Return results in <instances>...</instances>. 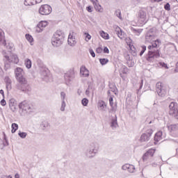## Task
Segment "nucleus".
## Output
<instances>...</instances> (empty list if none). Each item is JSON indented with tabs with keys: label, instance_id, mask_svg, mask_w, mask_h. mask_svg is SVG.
<instances>
[{
	"label": "nucleus",
	"instance_id": "obj_1",
	"mask_svg": "<svg viewBox=\"0 0 178 178\" xmlns=\"http://www.w3.org/2000/svg\"><path fill=\"white\" fill-rule=\"evenodd\" d=\"M3 47H6V49H8V51L3 50L1 53L3 56L4 69L8 70V69H10V63H19V57L17 55L12 54V51L15 49V44L13 43H6Z\"/></svg>",
	"mask_w": 178,
	"mask_h": 178
},
{
	"label": "nucleus",
	"instance_id": "obj_2",
	"mask_svg": "<svg viewBox=\"0 0 178 178\" xmlns=\"http://www.w3.org/2000/svg\"><path fill=\"white\" fill-rule=\"evenodd\" d=\"M151 43L152 45L147 47L149 51L146 56V60L147 62L154 63V62H156V60L161 56L159 49H158V47H159L161 44V40L157 39L153 40Z\"/></svg>",
	"mask_w": 178,
	"mask_h": 178
},
{
	"label": "nucleus",
	"instance_id": "obj_3",
	"mask_svg": "<svg viewBox=\"0 0 178 178\" xmlns=\"http://www.w3.org/2000/svg\"><path fill=\"white\" fill-rule=\"evenodd\" d=\"M99 151V145L97 143H91L89 149L85 153L86 158H94Z\"/></svg>",
	"mask_w": 178,
	"mask_h": 178
},
{
	"label": "nucleus",
	"instance_id": "obj_4",
	"mask_svg": "<svg viewBox=\"0 0 178 178\" xmlns=\"http://www.w3.org/2000/svg\"><path fill=\"white\" fill-rule=\"evenodd\" d=\"M156 151V149H149L143 156L142 161L145 165H149L152 162V158Z\"/></svg>",
	"mask_w": 178,
	"mask_h": 178
},
{
	"label": "nucleus",
	"instance_id": "obj_5",
	"mask_svg": "<svg viewBox=\"0 0 178 178\" xmlns=\"http://www.w3.org/2000/svg\"><path fill=\"white\" fill-rule=\"evenodd\" d=\"M156 92L159 97H165L168 92V88L162 82H158L156 84Z\"/></svg>",
	"mask_w": 178,
	"mask_h": 178
},
{
	"label": "nucleus",
	"instance_id": "obj_6",
	"mask_svg": "<svg viewBox=\"0 0 178 178\" xmlns=\"http://www.w3.org/2000/svg\"><path fill=\"white\" fill-rule=\"evenodd\" d=\"M15 76L17 81L24 82L26 78L24 77V70L20 67H17L15 69Z\"/></svg>",
	"mask_w": 178,
	"mask_h": 178
},
{
	"label": "nucleus",
	"instance_id": "obj_7",
	"mask_svg": "<svg viewBox=\"0 0 178 178\" xmlns=\"http://www.w3.org/2000/svg\"><path fill=\"white\" fill-rule=\"evenodd\" d=\"M170 115L178 119V104L176 102H171L169 105Z\"/></svg>",
	"mask_w": 178,
	"mask_h": 178
},
{
	"label": "nucleus",
	"instance_id": "obj_8",
	"mask_svg": "<svg viewBox=\"0 0 178 178\" xmlns=\"http://www.w3.org/2000/svg\"><path fill=\"white\" fill-rule=\"evenodd\" d=\"M19 109H22L25 113H30L33 112V106L27 102H22L19 104Z\"/></svg>",
	"mask_w": 178,
	"mask_h": 178
},
{
	"label": "nucleus",
	"instance_id": "obj_9",
	"mask_svg": "<svg viewBox=\"0 0 178 178\" xmlns=\"http://www.w3.org/2000/svg\"><path fill=\"white\" fill-rule=\"evenodd\" d=\"M48 26V22L47 21H40L37 26L35 27V33L40 34L44 31L45 27Z\"/></svg>",
	"mask_w": 178,
	"mask_h": 178
},
{
	"label": "nucleus",
	"instance_id": "obj_10",
	"mask_svg": "<svg viewBox=\"0 0 178 178\" xmlns=\"http://www.w3.org/2000/svg\"><path fill=\"white\" fill-rule=\"evenodd\" d=\"M74 79V72L73 71H68L64 74V79L65 84L67 86H69L72 81H73V79Z\"/></svg>",
	"mask_w": 178,
	"mask_h": 178
},
{
	"label": "nucleus",
	"instance_id": "obj_11",
	"mask_svg": "<svg viewBox=\"0 0 178 178\" xmlns=\"http://www.w3.org/2000/svg\"><path fill=\"white\" fill-rule=\"evenodd\" d=\"M67 43L70 47H76V44H77V39H76V35L74 34V32H70L67 39Z\"/></svg>",
	"mask_w": 178,
	"mask_h": 178
},
{
	"label": "nucleus",
	"instance_id": "obj_12",
	"mask_svg": "<svg viewBox=\"0 0 178 178\" xmlns=\"http://www.w3.org/2000/svg\"><path fill=\"white\" fill-rule=\"evenodd\" d=\"M138 23L140 24H145L148 22V17H147V13L143 10H140L138 13Z\"/></svg>",
	"mask_w": 178,
	"mask_h": 178
},
{
	"label": "nucleus",
	"instance_id": "obj_13",
	"mask_svg": "<svg viewBox=\"0 0 178 178\" xmlns=\"http://www.w3.org/2000/svg\"><path fill=\"white\" fill-rule=\"evenodd\" d=\"M18 83L15 85L16 90H19L20 91L26 92L27 91V87L29 85L27 84V80L24 79L23 82L20 81H17Z\"/></svg>",
	"mask_w": 178,
	"mask_h": 178
},
{
	"label": "nucleus",
	"instance_id": "obj_14",
	"mask_svg": "<svg viewBox=\"0 0 178 178\" xmlns=\"http://www.w3.org/2000/svg\"><path fill=\"white\" fill-rule=\"evenodd\" d=\"M52 12V8L48 4H44L40 6L39 9V13L40 15H49Z\"/></svg>",
	"mask_w": 178,
	"mask_h": 178
},
{
	"label": "nucleus",
	"instance_id": "obj_15",
	"mask_svg": "<svg viewBox=\"0 0 178 178\" xmlns=\"http://www.w3.org/2000/svg\"><path fill=\"white\" fill-rule=\"evenodd\" d=\"M152 133H154L152 129H147L145 134H143L141 135L140 141L142 143H144L145 141H148L149 140V138H151V136H152Z\"/></svg>",
	"mask_w": 178,
	"mask_h": 178
},
{
	"label": "nucleus",
	"instance_id": "obj_16",
	"mask_svg": "<svg viewBox=\"0 0 178 178\" xmlns=\"http://www.w3.org/2000/svg\"><path fill=\"white\" fill-rule=\"evenodd\" d=\"M122 170H127L129 173H134L136 172V167L129 163H126L122 166Z\"/></svg>",
	"mask_w": 178,
	"mask_h": 178
},
{
	"label": "nucleus",
	"instance_id": "obj_17",
	"mask_svg": "<svg viewBox=\"0 0 178 178\" xmlns=\"http://www.w3.org/2000/svg\"><path fill=\"white\" fill-rule=\"evenodd\" d=\"M155 40V33L152 32V30H149L145 36L146 42H152Z\"/></svg>",
	"mask_w": 178,
	"mask_h": 178
},
{
	"label": "nucleus",
	"instance_id": "obj_18",
	"mask_svg": "<svg viewBox=\"0 0 178 178\" xmlns=\"http://www.w3.org/2000/svg\"><path fill=\"white\" fill-rule=\"evenodd\" d=\"M51 44L53 47L58 48V47H60L62 44H63V40L61 39H58L57 38H54V36L51 38Z\"/></svg>",
	"mask_w": 178,
	"mask_h": 178
},
{
	"label": "nucleus",
	"instance_id": "obj_19",
	"mask_svg": "<svg viewBox=\"0 0 178 178\" xmlns=\"http://www.w3.org/2000/svg\"><path fill=\"white\" fill-rule=\"evenodd\" d=\"M9 106L12 112H15V111L17 109V102L16 101V99H10L9 100Z\"/></svg>",
	"mask_w": 178,
	"mask_h": 178
},
{
	"label": "nucleus",
	"instance_id": "obj_20",
	"mask_svg": "<svg viewBox=\"0 0 178 178\" xmlns=\"http://www.w3.org/2000/svg\"><path fill=\"white\" fill-rule=\"evenodd\" d=\"M166 137V134L159 131V132H157L155 136H154V140L156 141L159 142L161 141V140H163V138H165Z\"/></svg>",
	"mask_w": 178,
	"mask_h": 178
},
{
	"label": "nucleus",
	"instance_id": "obj_21",
	"mask_svg": "<svg viewBox=\"0 0 178 178\" xmlns=\"http://www.w3.org/2000/svg\"><path fill=\"white\" fill-rule=\"evenodd\" d=\"M113 29H115L116 34L118 35V36L119 37V38H120L121 40H123L124 38V32H123L122 31V29H120V27H119L117 25H115L113 26Z\"/></svg>",
	"mask_w": 178,
	"mask_h": 178
},
{
	"label": "nucleus",
	"instance_id": "obj_22",
	"mask_svg": "<svg viewBox=\"0 0 178 178\" xmlns=\"http://www.w3.org/2000/svg\"><path fill=\"white\" fill-rule=\"evenodd\" d=\"M119 72L120 77H122L123 80H125L126 78L124 77V76H123V74H127V73H129V68H127V67H126L125 65H122L120 68Z\"/></svg>",
	"mask_w": 178,
	"mask_h": 178
},
{
	"label": "nucleus",
	"instance_id": "obj_23",
	"mask_svg": "<svg viewBox=\"0 0 178 178\" xmlns=\"http://www.w3.org/2000/svg\"><path fill=\"white\" fill-rule=\"evenodd\" d=\"M53 37L55 38H58L59 40H61L63 41H65V33L60 30H58L55 32Z\"/></svg>",
	"mask_w": 178,
	"mask_h": 178
},
{
	"label": "nucleus",
	"instance_id": "obj_24",
	"mask_svg": "<svg viewBox=\"0 0 178 178\" xmlns=\"http://www.w3.org/2000/svg\"><path fill=\"white\" fill-rule=\"evenodd\" d=\"M97 109L98 111H100V112H105V111H106V104H105V102L99 100L97 103Z\"/></svg>",
	"mask_w": 178,
	"mask_h": 178
},
{
	"label": "nucleus",
	"instance_id": "obj_25",
	"mask_svg": "<svg viewBox=\"0 0 178 178\" xmlns=\"http://www.w3.org/2000/svg\"><path fill=\"white\" fill-rule=\"evenodd\" d=\"M4 81L7 91H10V90H12V79L9 76H5Z\"/></svg>",
	"mask_w": 178,
	"mask_h": 178
},
{
	"label": "nucleus",
	"instance_id": "obj_26",
	"mask_svg": "<svg viewBox=\"0 0 178 178\" xmlns=\"http://www.w3.org/2000/svg\"><path fill=\"white\" fill-rule=\"evenodd\" d=\"M80 73L82 77H88L90 76V71L86 67V66H81L80 68Z\"/></svg>",
	"mask_w": 178,
	"mask_h": 178
},
{
	"label": "nucleus",
	"instance_id": "obj_27",
	"mask_svg": "<svg viewBox=\"0 0 178 178\" xmlns=\"http://www.w3.org/2000/svg\"><path fill=\"white\" fill-rule=\"evenodd\" d=\"M0 45H6V40H5V33L3 31L0 29Z\"/></svg>",
	"mask_w": 178,
	"mask_h": 178
},
{
	"label": "nucleus",
	"instance_id": "obj_28",
	"mask_svg": "<svg viewBox=\"0 0 178 178\" xmlns=\"http://www.w3.org/2000/svg\"><path fill=\"white\" fill-rule=\"evenodd\" d=\"M167 127L171 133H175V131H177L178 130V124H170L168 125Z\"/></svg>",
	"mask_w": 178,
	"mask_h": 178
},
{
	"label": "nucleus",
	"instance_id": "obj_29",
	"mask_svg": "<svg viewBox=\"0 0 178 178\" xmlns=\"http://www.w3.org/2000/svg\"><path fill=\"white\" fill-rule=\"evenodd\" d=\"M119 125L118 124V118L115 117L111 120V127L113 129V130H115Z\"/></svg>",
	"mask_w": 178,
	"mask_h": 178
},
{
	"label": "nucleus",
	"instance_id": "obj_30",
	"mask_svg": "<svg viewBox=\"0 0 178 178\" xmlns=\"http://www.w3.org/2000/svg\"><path fill=\"white\" fill-rule=\"evenodd\" d=\"M24 5H25V6H33V5H35V0H25L24 1Z\"/></svg>",
	"mask_w": 178,
	"mask_h": 178
},
{
	"label": "nucleus",
	"instance_id": "obj_31",
	"mask_svg": "<svg viewBox=\"0 0 178 178\" xmlns=\"http://www.w3.org/2000/svg\"><path fill=\"white\" fill-rule=\"evenodd\" d=\"M24 65L26 69H31V65H32L31 60L30 58H26L24 60Z\"/></svg>",
	"mask_w": 178,
	"mask_h": 178
},
{
	"label": "nucleus",
	"instance_id": "obj_32",
	"mask_svg": "<svg viewBox=\"0 0 178 178\" xmlns=\"http://www.w3.org/2000/svg\"><path fill=\"white\" fill-rule=\"evenodd\" d=\"M94 8L95 10H97V12H99L100 13H102V12H104V8L99 4V3H97V4H95Z\"/></svg>",
	"mask_w": 178,
	"mask_h": 178
},
{
	"label": "nucleus",
	"instance_id": "obj_33",
	"mask_svg": "<svg viewBox=\"0 0 178 178\" xmlns=\"http://www.w3.org/2000/svg\"><path fill=\"white\" fill-rule=\"evenodd\" d=\"M26 39L27 41L31 44V45H33V42H34V38H33V36L27 33L25 35Z\"/></svg>",
	"mask_w": 178,
	"mask_h": 178
},
{
	"label": "nucleus",
	"instance_id": "obj_34",
	"mask_svg": "<svg viewBox=\"0 0 178 178\" xmlns=\"http://www.w3.org/2000/svg\"><path fill=\"white\" fill-rule=\"evenodd\" d=\"M100 36L104 40H109V34L105 33L104 31L99 32Z\"/></svg>",
	"mask_w": 178,
	"mask_h": 178
},
{
	"label": "nucleus",
	"instance_id": "obj_35",
	"mask_svg": "<svg viewBox=\"0 0 178 178\" xmlns=\"http://www.w3.org/2000/svg\"><path fill=\"white\" fill-rule=\"evenodd\" d=\"M12 127V133H16V131L17 130V129H19V125L16 123H13L11 125Z\"/></svg>",
	"mask_w": 178,
	"mask_h": 178
},
{
	"label": "nucleus",
	"instance_id": "obj_36",
	"mask_svg": "<svg viewBox=\"0 0 178 178\" xmlns=\"http://www.w3.org/2000/svg\"><path fill=\"white\" fill-rule=\"evenodd\" d=\"M115 15L117 16V17H118V19H120V20H123V18L122 17V12L120 10H115Z\"/></svg>",
	"mask_w": 178,
	"mask_h": 178
},
{
	"label": "nucleus",
	"instance_id": "obj_37",
	"mask_svg": "<svg viewBox=\"0 0 178 178\" xmlns=\"http://www.w3.org/2000/svg\"><path fill=\"white\" fill-rule=\"evenodd\" d=\"M154 120H155V118L153 116H149L147 119H146V122L147 123H149V124H151V123L154 122Z\"/></svg>",
	"mask_w": 178,
	"mask_h": 178
},
{
	"label": "nucleus",
	"instance_id": "obj_38",
	"mask_svg": "<svg viewBox=\"0 0 178 178\" xmlns=\"http://www.w3.org/2000/svg\"><path fill=\"white\" fill-rule=\"evenodd\" d=\"M99 62L101 65H106V63L109 62V60H108V58H100Z\"/></svg>",
	"mask_w": 178,
	"mask_h": 178
},
{
	"label": "nucleus",
	"instance_id": "obj_39",
	"mask_svg": "<svg viewBox=\"0 0 178 178\" xmlns=\"http://www.w3.org/2000/svg\"><path fill=\"white\" fill-rule=\"evenodd\" d=\"M42 74L43 76V79L45 81H49V80L48 79V78L49 77V75L47 74V72H43Z\"/></svg>",
	"mask_w": 178,
	"mask_h": 178
},
{
	"label": "nucleus",
	"instance_id": "obj_40",
	"mask_svg": "<svg viewBox=\"0 0 178 178\" xmlns=\"http://www.w3.org/2000/svg\"><path fill=\"white\" fill-rule=\"evenodd\" d=\"M81 104L83 106H87V105H88V99L87 98H83L81 100Z\"/></svg>",
	"mask_w": 178,
	"mask_h": 178
},
{
	"label": "nucleus",
	"instance_id": "obj_41",
	"mask_svg": "<svg viewBox=\"0 0 178 178\" xmlns=\"http://www.w3.org/2000/svg\"><path fill=\"white\" fill-rule=\"evenodd\" d=\"M66 108V102L65 101L61 102V112H65V108Z\"/></svg>",
	"mask_w": 178,
	"mask_h": 178
},
{
	"label": "nucleus",
	"instance_id": "obj_42",
	"mask_svg": "<svg viewBox=\"0 0 178 178\" xmlns=\"http://www.w3.org/2000/svg\"><path fill=\"white\" fill-rule=\"evenodd\" d=\"M18 136H19V137L21 138H26V137H27V133L26 132H19L18 133Z\"/></svg>",
	"mask_w": 178,
	"mask_h": 178
},
{
	"label": "nucleus",
	"instance_id": "obj_43",
	"mask_svg": "<svg viewBox=\"0 0 178 178\" xmlns=\"http://www.w3.org/2000/svg\"><path fill=\"white\" fill-rule=\"evenodd\" d=\"M141 48H142V50L140 51V56H143V55H144V52H145V51H147V47L143 45L141 47Z\"/></svg>",
	"mask_w": 178,
	"mask_h": 178
},
{
	"label": "nucleus",
	"instance_id": "obj_44",
	"mask_svg": "<svg viewBox=\"0 0 178 178\" xmlns=\"http://www.w3.org/2000/svg\"><path fill=\"white\" fill-rule=\"evenodd\" d=\"M159 66H161V67H165V69H169L168 65L163 62L159 63Z\"/></svg>",
	"mask_w": 178,
	"mask_h": 178
},
{
	"label": "nucleus",
	"instance_id": "obj_45",
	"mask_svg": "<svg viewBox=\"0 0 178 178\" xmlns=\"http://www.w3.org/2000/svg\"><path fill=\"white\" fill-rule=\"evenodd\" d=\"M60 98L62 102L65 101V99L66 98V93H65V92H60Z\"/></svg>",
	"mask_w": 178,
	"mask_h": 178
},
{
	"label": "nucleus",
	"instance_id": "obj_46",
	"mask_svg": "<svg viewBox=\"0 0 178 178\" xmlns=\"http://www.w3.org/2000/svg\"><path fill=\"white\" fill-rule=\"evenodd\" d=\"M85 35H86L85 36L86 41L88 42V41H90L91 40V35H89L88 33H86Z\"/></svg>",
	"mask_w": 178,
	"mask_h": 178
},
{
	"label": "nucleus",
	"instance_id": "obj_47",
	"mask_svg": "<svg viewBox=\"0 0 178 178\" xmlns=\"http://www.w3.org/2000/svg\"><path fill=\"white\" fill-rule=\"evenodd\" d=\"M134 33L136 35H140L143 33V29H134Z\"/></svg>",
	"mask_w": 178,
	"mask_h": 178
},
{
	"label": "nucleus",
	"instance_id": "obj_48",
	"mask_svg": "<svg viewBox=\"0 0 178 178\" xmlns=\"http://www.w3.org/2000/svg\"><path fill=\"white\" fill-rule=\"evenodd\" d=\"M89 52L92 58H95V52H94V50H92V49H90Z\"/></svg>",
	"mask_w": 178,
	"mask_h": 178
},
{
	"label": "nucleus",
	"instance_id": "obj_49",
	"mask_svg": "<svg viewBox=\"0 0 178 178\" xmlns=\"http://www.w3.org/2000/svg\"><path fill=\"white\" fill-rule=\"evenodd\" d=\"M164 8L165 9V10H170V4H169V3H167L164 6Z\"/></svg>",
	"mask_w": 178,
	"mask_h": 178
},
{
	"label": "nucleus",
	"instance_id": "obj_50",
	"mask_svg": "<svg viewBox=\"0 0 178 178\" xmlns=\"http://www.w3.org/2000/svg\"><path fill=\"white\" fill-rule=\"evenodd\" d=\"M0 104L2 106H5L6 105V101L3 99L1 100Z\"/></svg>",
	"mask_w": 178,
	"mask_h": 178
},
{
	"label": "nucleus",
	"instance_id": "obj_51",
	"mask_svg": "<svg viewBox=\"0 0 178 178\" xmlns=\"http://www.w3.org/2000/svg\"><path fill=\"white\" fill-rule=\"evenodd\" d=\"M86 10H88V12H89V13H91V12H92V7L90 6L86 7Z\"/></svg>",
	"mask_w": 178,
	"mask_h": 178
},
{
	"label": "nucleus",
	"instance_id": "obj_52",
	"mask_svg": "<svg viewBox=\"0 0 178 178\" xmlns=\"http://www.w3.org/2000/svg\"><path fill=\"white\" fill-rule=\"evenodd\" d=\"M90 2H92L93 6H94L95 5H97V3H99V1H98V0H90Z\"/></svg>",
	"mask_w": 178,
	"mask_h": 178
},
{
	"label": "nucleus",
	"instance_id": "obj_53",
	"mask_svg": "<svg viewBox=\"0 0 178 178\" xmlns=\"http://www.w3.org/2000/svg\"><path fill=\"white\" fill-rule=\"evenodd\" d=\"M41 127H48V123H47L46 122H42L41 124Z\"/></svg>",
	"mask_w": 178,
	"mask_h": 178
},
{
	"label": "nucleus",
	"instance_id": "obj_54",
	"mask_svg": "<svg viewBox=\"0 0 178 178\" xmlns=\"http://www.w3.org/2000/svg\"><path fill=\"white\" fill-rule=\"evenodd\" d=\"M104 54H108L109 53V49H108V47H104Z\"/></svg>",
	"mask_w": 178,
	"mask_h": 178
},
{
	"label": "nucleus",
	"instance_id": "obj_55",
	"mask_svg": "<svg viewBox=\"0 0 178 178\" xmlns=\"http://www.w3.org/2000/svg\"><path fill=\"white\" fill-rule=\"evenodd\" d=\"M175 73H178V62L176 64V68L175 70Z\"/></svg>",
	"mask_w": 178,
	"mask_h": 178
},
{
	"label": "nucleus",
	"instance_id": "obj_56",
	"mask_svg": "<svg viewBox=\"0 0 178 178\" xmlns=\"http://www.w3.org/2000/svg\"><path fill=\"white\" fill-rule=\"evenodd\" d=\"M1 178H12V176H10V175H4V176H2Z\"/></svg>",
	"mask_w": 178,
	"mask_h": 178
},
{
	"label": "nucleus",
	"instance_id": "obj_57",
	"mask_svg": "<svg viewBox=\"0 0 178 178\" xmlns=\"http://www.w3.org/2000/svg\"><path fill=\"white\" fill-rule=\"evenodd\" d=\"M96 51H97V52H98V53L102 52V48L99 47V48L97 49Z\"/></svg>",
	"mask_w": 178,
	"mask_h": 178
},
{
	"label": "nucleus",
	"instance_id": "obj_58",
	"mask_svg": "<svg viewBox=\"0 0 178 178\" xmlns=\"http://www.w3.org/2000/svg\"><path fill=\"white\" fill-rule=\"evenodd\" d=\"M35 2L36 5V3H41V2H42V0H35Z\"/></svg>",
	"mask_w": 178,
	"mask_h": 178
},
{
	"label": "nucleus",
	"instance_id": "obj_59",
	"mask_svg": "<svg viewBox=\"0 0 178 178\" xmlns=\"http://www.w3.org/2000/svg\"><path fill=\"white\" fill-rule=\"evenodd\" d=\"M0 94H1L3 97H5V93L3 92V90H0Z\"/></svg>",
	"mask_w": 178,
	"mask_h": 178
},
{
	"label": "nucleus",
	"instance_id": "obj_60",
	"mask_svg": "<svg viewBox=\"0 0 178 178\" xmlns=\"http://www.w3.org/2000/svg\"><path fill=\"white\" fill-rule=\"evenodd\" d=\"M127 42L128 44H130V42H131V39H130V38L127 39Z\"/></svg>",
	"mask_w": 178,
	"mask_h": 178
},
{
	"label": "nucleus",
	"instance_id": "obj_61",
	"mask_svg": "<svg viewBox=\"0 0 178 178\" xmlns=\"http://www.w3.org/2000/svg\"><path fill=\"white\" fill-rule=\"evenodd\" d=\"M15 178H20V175L19 174H15Z\"/></svg>",
	"mask_w": 178,
	"mask_h": 178
},
{
	"label": "nucleus",
	"instance_id": "obj_62",
	"mask_svg": "<svg viewBox=\"0 0 178 178\" xmlns=\"http://www.w3.org/2000/svg\"><path fill=\"white\" fill-rule=\"evenodd\" d=\"M162 0H151L152 2H161Z\"/></svg>",
	"mask_w": 178,
	"mask_h": 178
},
{
	"label": "nucleus",
	"instance_id": "obj_63",
	"mask_svg": "<svg viewBox=\"0 0 178 178\" xmlns=\"http://www.w3.org/2000/svg\"><path fill=\"white\" fill-rule=\"evenodd\" d=\"M109 102H113V97H111L109 98Z\"/></svg>",
	"mask_w": 178,
	"mask_h": 178
},
{
	"label": "nucleus",
	"instance_id": "obj_64",
	"mask_svg": "<svg viewBox=\"0 0 178 178\" xmlns=\"http://www.w3.org/2000/svg\"><path fill=\"white\" fill-rule=\"evenodd\" d=\"M78 94L79 95H81V90L80 89L78 90Z\"/></svg>",
	"mask_w": 178,
	"mask_h": 178
}]
</instances>
